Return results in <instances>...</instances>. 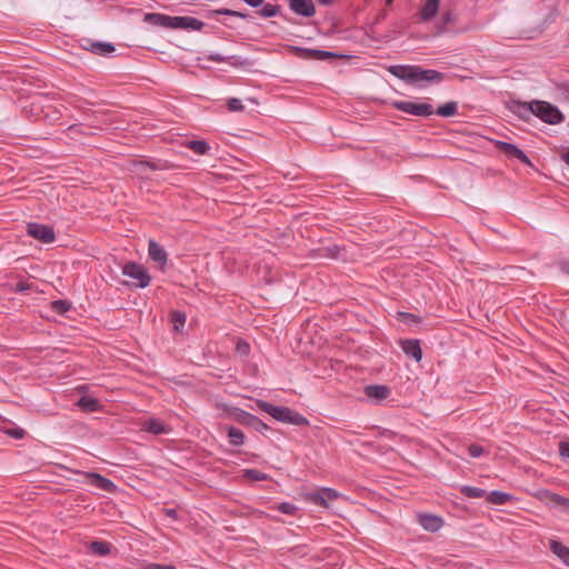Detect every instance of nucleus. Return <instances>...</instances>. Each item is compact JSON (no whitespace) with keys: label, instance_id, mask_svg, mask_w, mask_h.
Segmentation results:
<instances>
[{"label":"nucleus","instance_id":"58836bf2","mask_svg":"<svg viewBox=\"0 0 569 569\" xmlns=\"http://www.w3.org/2000/svg\"><path fill=\"white\" fill-rule=\"evenodd\" d=\"M340 251H341V248L337 244H333V246L327 247L325 249L326 253L323 256L337 259L340 254Z\"/></svg>","mask_w":569,"mask_h":569},{"label":"nucleus","instance_id":"72a5a7b5","mask_svg":"<svg viewBox=\"0 0 569 569\" xmlns=\"http://www.w3.org/2000/svg\"><path fill=\"white\" fill-rule=\"evenodd\" d=\"M261 7L260 16L263 18L274 17L280 11V7L277 4L263 3Z\"/></svg>","mask_w":569,"mask_h":569},{"label":"nucleus","instance_id":"c03bdc74","mask_svg":"<svg viewBox=\"0 0 569 569\" xmlns=\"http://www.w3.org/2000/svg\"><path fill=\"white\" fill-rule=\"evenodd\" d=\"M230 58H233L232 56H223V54H219V53H211L208 56V59L211 60V61H216V62H223V61H227L228 59Z\"/></svg>","mask_w":569,"mask_h":569},{"label":"nucleus","instance_id":"f257e3e1","mask_svg":"<svg viewBox=\"0 0 569 569\" xmlns=\"http://www.w3.org/2000/svg\"><path fill=\"white\" fill-rule=\"evenodd\" d=\"M388 71L406 83L420 88L440 83L446 79V74L438 70L423 69L416 64H395L390 66Z\"/></svg>","mask_w":569,"mask_h":569},{"label":"nucleus","instance_id":"9d476101","mask_svg":"<svg viewBox=\"0 0 569 569\" xmlns=\"http://www.w3.org/2000/svg\"><path fill=\"white\" fill-rule=\"evenodd\" d=\"M496 147L498 150H500L506 156L516 158L521 163L532 167V162L529 159V157L521 149H519L516 144H512L507 141L498 140V141H496Z\"/></svg>","mask_w":569,"mask_h":569},{"label":"nucleus","instance_id":"aec40b11","mask_svg":"<svg viewBox=\"0 0 569 569\" xmlns=\"http://www.w3.org/2000/svg\"><path fill=\"white\" fill-rule=\"evenodd\" d=\"M143 429L152 435H162L170 431V428L157 418L147 420L143 423Z\"/></svg>","mask_w":569,"mask_h":569},{"label":"nucleus","instance_id":"79ce46f5","mask_svg":"<svg viewBox=\"0 0 569 569\" xmlns=\"http://www.w3.org/2000/svg\"><path fill=\"white\" fill-rule=\"evenodd\" d=\"M399 318L406 322H409V323H417L419 322V318L413 315V313H409V312H400L399 313Z\"/></svg>","mask_w":569,"mask_h":569},{"label":"nucleus","instance_id":"b1692460","mask_svg":"<svg viewBox=\"0 0 569 569\" xmlns=\"http://www.w3.org/2000/svg\"><path fill=\"white\" fill-rule=\"evenodd\" d=\"M439 3H440V0H426L425 4L420 11L421 19L429 20L432 17H435V14L438 11Z\"/></svg>","mask_w":569,"mask_h":569},{"label":"nucleus","instance_id":"423d86ee","mask_svg":"<svg viewBox=\"0 0 569 569\" xmlns=\"http://www.w3.org/2000/svg\"><path fill=\"white\" fill-rule=\"evenodd\" d=\"M79 44L81 48L102 57L123 54V52H117V47L111 42L96 41L92 38H79Z\"/></svg>","mask_w":569,"mask_h":569},{"label":"nucleus","instance_id":"8fccbe9b","mask_svg":"<svg viewBox=\"0 0 569 569\" xmlns=\"http://www.w3.org/2000/svg\"><path fill=\"white\" fill-rule=\"evenodd\" d=\"M164 513L172 520H178V512L176 509H164Z\"/></svg>","mask_w":569,"mask_h":569},{"label":"nucleus","instance_id":"412c9836","mask_svg":"<svg viewBox=\"0 0 569 569\" xmlns=\"http://www.w3.org/2000/svg\"><path fill=\"white\" fill-rule=\"evenodd\" d=\"M77 406L84 412H96L100 409V402L98 399L90 396H82L78 401Z\"/></svg>","mask_w":569,"mask_h":569},{"label":"nucleus","instance_id":"4be33fe9","mask_svg":"<svg viewBox=\"0 0 569 569\" xmlns=\"http://www.w3.org/2000/svg\"><path fill=\"white\" fill-rule=\"evenodd\" d=\"M513 113L518 114L521 119H528L530 116H535L533 101L527 102H515L511 107Z\"/></svg>","mask_w":569,"mask_h":569},{"label":"nucleus","instance_id":"6e6552de","mask_svg":"<svg viewBox=\"0 0 569 569\" xmlns=\"http://www.w3.org/2000/svg\"><path fill=\"white\" fill-rule=\"evenodd\" d=\"M234 419L237 422L250 427L260 433H264L266 431L270 430V427L260 418L242 409L236 410Z\"/></svg>","mask_w":569,"mask_h":569},{"label":"nucleus","instance_id":"5701e85b","mask_svg":"<svg viewBox=\"0 0 569 569\" xmlns=\"http://www.w3.org/2000/svg\"><path fill=\"white\" fill-rule=\"evenodd\" d=\"M550 549L563 563L569 566V547L563 546L559 541L551 540Z\"/></svg>","mask_w":569,"mask_h":569},{"label":"nucleus","instance_id":"09e8293b","mask_svg":"<svg viewBox=\"0 0 569 569\" xmlns=\"http://www.w3.org/2000/svg\"><path fill=\"white\" fill-rule=\"evenodd\" d=\"M244 2L252 8H259L264 3V0H244Z\"/></svg>","mask_w":569,"mask_h":569},{"label":"nucleus","instance_id":"4468645a","mask_svg":"<svg viewBox=\"0 0 569 569\" xmlns=\"http://www.w3.org/2000/svg\"><path fill=\"white\" fill-rule=\"evenodd\" d=\"M149 258L157 262L161 269L164 268L168 261V254L164 248L154 240H150L148 244Z\"/></svg>","mask_w":569,"mask_h":569},{"label":"nucleus","instance_id":"f03ea898","mask_svg":"<svg viewBox=\"0 0 569 569\" xmlns=\"http://www.w3.org/2000/svg\"><path fill=\"white\" fill-rule=\"evenodd\" d=\"M143 21L156 27H163L169 29H182L187 31H200L203 22L193 17H171L163 13H146Z\"/></svg>","mask_w":569,"mask_h":569},{"label":"nucleus","instance_id":"c756f323","mask_svg":"<svg viewBox=\"0 0 569 569\" xmlns=\"http://www.w3.org/2000/svg\"><path fill=\"white\" fill-rule=\"evenodd\" d=\"M458 111V104L455 101H450L445 103L443 106H440L435 113H437L440 117L449 118L457 114Z\"/></svg>","mask_w":569,"mask_h":569},{"label":"nucleus","instance_id":"f8f14e48","mask_svg":"<svg viewBox=\"0 0 569 569\" xmlns=\"http://www.w3.org/2000/svg\"><path fill=\"white\" fill-rule=\"evenodd\" d=\"M89 481V483L106 492H113L116 485L108 478L97 472H81Z\"/></svg>","mask_w":569,"mask_h":569},{"label":"nucleus","instance_id":"cd10ccee","mask_svg":"<svg viewBox=\"0 0 569 569\" xmlns=\"http://www.w3.org/2000/svg\"><path fill=\"white\" fill-rule=\"evenodd\" d=\"M90 550L98 556H108L111 552V545L103 540H96L90 543Z\"/></svg>","mask_w":569,"mask_h":569},{"label":"nucleus","instance_id":"4c0bfd02","mask_svg":"<svg viewBox=\"0 0 569 569\" xmlns=\"http://www.w3.org/2000/svg\"><path fill=\"white\" fill-rule=\"evenodd\" d=\"M228 109L233 112L243 111L244 106L242 101L238 98H231L228 100Z\"/></svg>","mask_w":569,"mask_h":569},{"label":"nucleus","instance_id":"f3484780","mask_svg":"<svg viewBox=\"0 0 569 569\" xmlns=\"http://www.w3.org/2000/svg\"><path fill=\"white\" fill-rule=\"evenodd\" d=\"M402 351L408 356L413 358L416 361H420L422 359V350L420 347V342L417 339H407L400 342Z\"/></svg>","mask_w":569,"mask_h":569},{"label":"nucleus","instance_id":"de8ad7c7","mask_svg":"<svg viewBox=\"0 0 569 569\" xmlns=\"http://www.w3.org/2000/svg\"><path fill=\"white\" fill-rule=\"evenodd\" d=\"M147 569H174V567L170 565L150 563L147 566Z\"/></svg>","mask_w":569,"mask_h":569},{"label":"nucleus","instance_id":"7ed1b4c3","mask_svg":"<svg viewBox=\"0 0 569 569\" xmlns=\"http://www.w3.org/2000/svg\"><path fill=\"white\" fill-rule=\"evenodd\" d=\"M257 406L278 421L298 427L309 425V420L305 416L289 407L274 406L263 400H258Z\"/></svg>","mask_w":569,"mask_h":569},{"label":"nucleus","instance_id":"5fc2aeb1","mask_svg":"<svg viewBox=\"0 0 569 569\" xmlns=\"http://www.w3.org/2000/svg\"><path fill=\"white\" fill-rule=\"evenodd\" d=\"M238 350L242 353H246L249 350V345L246 342H243V343L239 342Z\"/></svg>","mask_w":569,"mask_h":569},{"label":"nucleus","instance_id":"2eb2a0df","mask_svg":"<svg viewBox=\"0 0 569 569\" xmlns=\"http://www.w3.org/2000/svg\"><path fill=\"white\" fill-rule=\"evenodd\" d=\"M339 497V493L331 488H322L319 491L309 495V500L317 506L327 507L328 500H335Z\"/></svg>","mask_w":569,"mask_h":569},{"label":"nucleus","instance_id":"37998d69","mask_svg":"<svg viewBox=\"0 0 569 569\" xmlns=\"http://www.w3.org/2000/svg\"><path fill=\"white\" fill-rule=\"evenodd\" d=\"M559 453L562 458H569V441H561L559 443Z\"/></svg>","mask_w":569,"mask_h":569},{"label":"nucleus","instance_id":"c85d7f7f","mask_svg":"<svg viewBox=\"0 0 569 569\" xmlns=\"http://www.w3.org/2000/svg\"><path fill=\"white\" fill-rule=\"evenodd\" d=\"M546 498L549 502L561 507L563 510L569 512V498H565L558 493L546 491L545 493Z\"/></svg>","mask_w":569,"mask_h":569},{"label":"nucleus","instance_id":"39448f33","mask_svg":"<svg viewBox=\"0 0 569 569\" xmlns=\"http://www.w3.org/2000/svg\"><path fill=\"white\" fill-rule=\"evenodd\" d=\"M392 107L398 111L417 117L427 118L435 113L433 107L427 102L395 101Z\"/></svg>","mask_w":569,"mask_h":569},{"label":"nucleus","instance_id":"f704fd0d","mask_svg":"<svg viewBox=\"0 0 569 569\" xmlns=\"http://www.w3.org/2000/svg\"><path fill=\"white\" fill-rule=\"evenodd\" d=\"M274 509L284 515H295L298 511V507L291 502L278 503Z\"/></svg>","mask_w":569,"mask_h":569},{"label":"nucleus","instance_id":"a19ab883","mask_svg":"<svg viewBox=\"0 0 569 569\" xmlns=\"http://www.w3.org/2000/svg\"><path fill=\"white\" fill-rule=\"evenodd\" d=\"M468 452L472 458H478L483 455L485 450L479 445H471L468 448Z\"/></svg>","mask_w":569,"mask_h":569},{"label":"nucleus","instance_id":"6ab92c4d","mask_svg":"<svg viewBox=\"0 0 569 569\" xmlns=\"http://www.w3.org/2000/svg\"><path fill=\"white\" fill-rule=\"evenodd\" d=\"M132 171L137 173H142L146 168L150 170H166L168 168L167 162L158 160V161H134L132 163Z\"/></svg>","mask_w":569,"mask_h":569},{"label":"nucleus","instance_id":"dca6fc26","mask_svg":"<svg viewBox=\"0 0 569 569\" xmlns=\"http://www.w3.org/2000/svg\"><path fill=\"white\" fill-rule=\"evenodd\" d=\"M290 9L303 17H311L316 12L312 0H290Z\"/></svg>","mask_w":569,"mask_h":569},{"label":"nucleus","instance_id":"a878e982","mask_svg":"<svg viewBox=\"0 0 569 569\" xmlns=\"http://www.w3.org/2000/svg\"><path fill=\"white\" fill-rule=\"evenodd\" d=\"M227 436L230 445L234 447H240L244 443V435L243 432L236 427H228Z\"/></svg>","mask_w":569,"mask_h":569},{"label":"nucleus","instance_id":"20e7f679","mask_svg":"<svg viewBox=\"0 0 569 569\" xmlns=\"http://www.w3.org/2000/svg\"><path fill=\"white\" fill-rule=\"evenodd\" d=\"M535 116L550 124H558L565 120L562 112L546 101H533Z\"/></svg>","mask_w":569,"mask_h":569},{"label":"nucleus","instance_id":"1a4fd4ad","mask_svg":"<svg viewBox=\"0 0 569 569\" xmlns=\"http://www.w3.org/2000/svg\"><path fill=\"white\" fill-rule=\"evenodd\" d=\"M27 233L44 243H51L56 239L53 228L47 224L30 222L27 224Z\"/></svg>","mask_w":569,"mask_h":569},{"label":"nucleus","instance_id":"4d7b16f0","mask_svg":"<svg viewBox=\"0 0 569 569\" xmlns=\"http://www.w3.org/2000/svg\"><path fill=\"white\" fill-rule=\"evenodd\" d=\"M22 435H23V431H22V430H19V431H17V432H14V433H13V436H14L16 438H21V437H22Z\"/></svg>","mask_w":569,"mask_h":569},{"label":"nucleus","instance_id":"c9c22d12","mask_svg":"<svg viewBox=\"0 0 569 569\" xmlns=\"http://www.w3.org/2000/svg\"><path fill=\"white\" fill-rule=\"evenodd\" d=\"M244 476L254 481H264L268 479V476L266 473L257 469H247L244 471Z\"/></svg>","mask_w":569,"mask_h":569},{"label":"nucleus","instance_id":"a18cd8bd","mask_svg":"<svg viewBox=\"0 0 569 569\" xmlns=\"http://www.w3.org/2000/svg\"><path fill=\"white\" fill-rule=\"evenodd\" d=\"M214 13L224 14V16H234V17H241V18L244 17L243 13H240V12L233 11V10H229V9L217 10V11H214Z\"/></svg>","mask_w":569,"mask_h":569},{"label":"nucleus","instance_id":"a211bd4d","mask_svg":"<svg viewBox=\"0 0 569 569\" xmlns=\"http://www.w3.org/2000/svg\"><path fill=\"white\" fill-rule=\"evenodd\" d=\"M419 523L425 530L436 532L443 526V520L438 516L425 513L419 516Z\"/></svg>","mask_w":569,"mask_h":569},{"label":"nucleus","instance_id":"7c9ffc66","mask_svg":"<svg viewBox=\"0 0 569 569\" xmlns=\"http://www.w3.org/2000/svg\"><path fill=\"white\" fill-rule=\"evenodd\" d=\"M460 492L465 497L472 498V499L483 498L487 496V492L485 489H481L478 487H472V486H462L460 488Z\"/></svg>","mask_w":569,"mask_h":569},{"label":"nucleus","instance_id":"bb28decb","mask_svg":"<svg viewBox=\"0 0 569 569\" xmlns=\"http://www.w3.org/2000/svg\"><path fill=\"white\" fill-rule=\"evenodd\" d=\"M186 147L197 154H206L210 150L209 143L204 140H189Z\"/></svg>","mask_w":569,"mask_h":569},{"label":"nucleus","instance_id":"603ef678","mask_svg":"<svg viewBox=\"0 0 569 569\" xmlns=\"http://www.w3.org/2000/svg\"><path fill=\"white\" fill-rule=\"evenodd\" d=\"M28 289H29L28 283H24V282L17 283V288H16L17 291L23 292V291H27Z\"/></svg>","mask_w":569,"mask_h":569},{"label":"nucleus","instance_id":"2f4dec72","mask_svg":"<svg viewBox=\"0 0 569 569\" xmlns=\"http://www.w3.org/2000/svg\"><path fill=\"white\" fill-rule=\"evenodd\" d=\"M170 318L173 323L174 331L180 332L186 325V320H187L186 313L181 312L179 310H174L171 312Z\"/></svg>","mask_w":569,"mask_h":569},{"label":"nucleus","instance_id":"9b49d317","mask_svg":"<svg viewBox=\"0 0 569 569\" xmlns=\"http://www.w3.org/2000/svg\"><path fill=\"white\" fill-rule=\"evenodd\" d=\"M302 57L310 58L315 60H327L329 58H339V59H351L353 56L342 52H333V51H327V50H319V49H298Z\"/></svg>","mask_w":569,"mask_h":569},{"label":"nucleus","instance_id":"864d4df0","mask_svg":"<svg viewBox=\"0 0 569 569\" xmlns=\"http://www.w3.org/2000/svg\"><path fill=\"white\" fill-rule=\"evenodd\" d=\"M128 48H132V47H136V48H148V46L143 44V43H140L138 41H133V42H130V43H127L126 44Z\"/></svg>","mask_w":569,"mask_h":569},{"label":"nucleus","instance_id":"13d9d810","mask_svg":"<svg viewBox=\"0 0 569 569\" xmlns=\"http://www.w3.org/2000/svg\"><path fill=\"white\" fill-rule=\"evenodd\" d=\"M321 4H330L333 0H318Z\"/></svg>","mask_w":569,"mask_h":569},{"label":"nucleus","instance_id":"393cba45","mask_svg":"<svg viewBox=\"0 0 569 569\" xmlns=\"http://www.w3.org/2000/svg\"><path fill=\"white\" fill-rule=\"evenodd\" d=\"M486 499L491 505H505L512 499V496L507 492L493 490L486 496Z\"/></svg>","mask_w":569,"mask_h":569},{"label":"nucleus","instance_id":"e433bc0d","mask_svg":"<svg viewBox=\"0 0 569 569\" xmlns=\"http://www.w3.org/2000/svg\"><path fill=\"white\" fill-rule=\"evenodd\" d=\"M70 303L66 300H54L52 302V309L58 313H64L70 309Z\"/></svg>","mask_w":569,"mask_h":569},{"label":"nucleus","instance_id":"6e6d98bb","mask_svg":"<svg viewBox=\"0 0 569 569\" xmlns=\"http://www.w3.org/2000/svg\"><path fill=\"white\" fill-rule=\"evenodd\" d=\"M562 160L566 162L567 166H569V148L568 151L562 154Z\"/></svg>","mask_w":569,"mask_h":569},{"label":"nucleus","instance_id":"bf43d9fd","mask_svg":"<svg viewBox=\"0 0 569 569\" xmlns=\"http://www.w3.org/2000/svg\"><path fill=\"white\" fill-rule=\"evenodd\" d=\"M393 0H386L387 4L392 3Z\"/></svg>","mask_w":569,"mask_h":569},{"label":"nucleus","instance_id":"ea45409f","mask_svg":"<svg viewBox=\"0 0 569 569\" xmlns=\"http://www.w3.org/2000/svg\"><path fill=\"white\" fill-rule=\"evenodd\" d=\"M67 132L71 136V138L78 134H84V131L82 130V124L78 123L70 124L67 128Z\"/></svg>","mask_w":569,"mask_h":569},{"label":"nucleus","instance_id":"49530a36","mask_svg":"<svg viewBox=\"0 0 569 569\" xmlns=\"http://www.w3.org/2000/svg\"><path fill=\"white\" fill-rule=\"evenodd\" d=\"M557 264L563 273L569 274V260H560Z\"/></svg>","mask_w":569,"mask_h":569},{"label":"nucleus","instance_id":"3c124183","mask_svg":"<svg viewBox=\"0 0 569 569\" xmlns=\"http://www.w3.org/2000/svg\"><path fill=\"white\" fill-rule=\"evenodd\" d=\"M455 20V17L451 12H447L443 14V22L446 24L451 23Z\"/></svg>","mask_w":569,"mask_h":569},{"label":"nucleus","instance_id":"ddd939ff","mask_svg":"<svg viewBox=\"0 0 569 569\" xmlns=\"http://www.w3.org/2000/svg\"><path fill=\"white\" fill-rule=\"evenodd\" d=\"M363 392L369 399L380 403L390 396L391 389L385 385H368L365 387Z\"/></svg>","mask_w":569,"mask_h":569},{"label":"nucleus","instance_id":"473e14b6","mask_svg":"<svg viewBox=\"0 0 569 569\" xmlns=\"http://www.w3.org/2000/svg\"><path fill=\"white\" fill-rule=\"evenodd\" d=\"M61 117H62V114H61L60 110L49 109L44 113L43 118H44L46 122H48L49 124H61V122H60Z\"/></svg>","mask_w":569,"mask_h":569},{"label":"nucleus","instance_id":"0eeeda50","mask_svg":"<svg viewBox=\"0 0 569 569\" xmlns=\"http://www.w3.org/2000/svg\"><path fill=\"white\" fill-rule=\"evenodd\" d=\"M122 274L137 280V288H147L151 282V277L147 269L133 261H129L122 267Z\"/></svg>","mask_w":569,"mask_h":569}]
</instances>
